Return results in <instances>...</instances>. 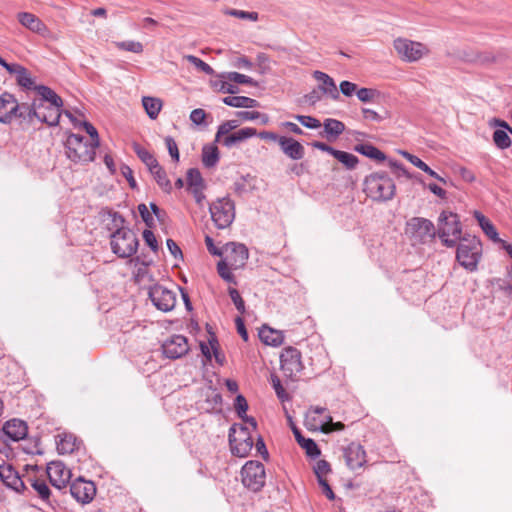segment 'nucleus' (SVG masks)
Masks as SVG:
<instances>
[{
  "instance_id": "obj_1",
  "label": "nucleus",
  "mask_w": 512,
  "mask_h": 512,
  "mask_svg": "<svg viewBox=\"0 0 512 512\" xmlns=\"http://www.w3.org/2000/svg\"><path fill=\"white\" fill-rule=\"evenodd\" d=\"M112 222L115 227V231L110 235L112 252L122 259L133 256L139 246L137 235L133 230L124 225L125 219L118 212L112 214Z\"/></svg>"
},
{
  "instance_id": "obj_2",
  "label": "nucleus",
  "mask_w": 512,
  "mask_h": 512,
  "mask_svg": "<svg viewBox=\"0 0 512 512\" xmlns=\"http://www.w3.org/2000/svg\"><path fill=\"white\" fill-rule=\"evenodd\" d=\"M364 191L372 200L385 202L394 197L396 186L386 172H376L365 178Z\"/></svg>"
},
{
  "instance_id": "obj_3",
  "label": "nucleus",
  "mask_w": 512,
  "mask_h": 512,
  "mask_svg": "<svg viewBox=\"0 0 512 512\" xmlns=\"http://www.w3.org/2000/svg\"><path fill=\"white\" fill-rule=\"evenodd\" d=\"M482 255V244L476 236L465 235L457 246L456 259L466 270L473 272L477 269Z\"/></svg>"
},
{
  "instance_id": "obj_4",
  "label": "nucleus",
  "mask_w": 512,
  "mask_h": 512,
  "mask_svg": "<svg viewBox=\"0 0 512 512\" xmlns=\"http://www.w3.org/2000/svg\"><path fill=\"white\" fill-rule=\"evenodd\" d=\"M64 146L67 158L74 163H89L95 159L96 147L82 135L70 133Z\"/></svg>"
},
{
  "instance_id": "obj_5",
  "label": "nucleus",
  "mask_w": 512,
  "mask_h": 512,
  "mask_svg": "<svg viewBox=\"0 0 512 512\" xmlns=\"http://www.w3.org/2000/svg\"><path fill=\"white\" fill-rule=\"evenodd\" d=\"M405 233L419 244L433 241L437 231L433 222L423 217H412L406 222Z\"/></svg>"
},
{
  "instance_id": "obj_6",
  "label": "nucleus",
  "mask_w": 512,
  "mask_h": 512,
  "mask_svg": "<svg viewBox=\"0 0 512 512\" xmlns=\"http://www.w3.org/2000/svg\"><path fill=\"white\" fill-rule=\"evenodd\" d=\"M209 211L218 229H225L234 221L235 205L229 197L218 198L210 204Z\"/></svg>"
},
{
  "instance_id": "obj_7",
  "label": "nucleus",
  "mask_w": 512,
  "mask_h": 512,
  "mask_svg": "<svg viewBox=\"0 0 512 512\" xmlns=\"http://www.w3.org/2000/svg\"><path fill=\"white\" fill-rule=\"evenodd\" d=\"M229 445L231 453L237 457H246L253 447V438L247 427L240 425L238 430L236 424L229 429Z\"/></svg>"
},
{
  "instance_id": "obj_8",
  "label": "nucleus",
  "mask_w": 512,
  "mask_h": 512,
  "mask_svg": "<svg viewBox=\"0 0 512 512\" xmlns=\"http://www.w3.org/2000/svg\"><path fill=\"white\" fill-rule=\"evenodd\" d=\"M243 485L252 492H259L265 485V467L259 461L250 460L241 469Z\"/></svg>"
},
{
  "instance_id": "obj_9",
  "label": "nucleus",
  "mask_w": 512,
  "mask_h": 512,
  "mask_svg": "<svg viewBox=\"0 0 512 512\" xmlns=\"http://www.w3.org/2000/svg\"><path fill=\"white\" fill-rule=\"evenodd\" d=\"M280 364L284 376L291 381H296L304 368L301 352L292 346L283 349L280 355Z\"/></svg>"
},
{
  "instance_id": "obj_10",
  "label": "nucleus",
  "mask_w": 512,
  "mask_h": 512,
  "mask_svg": "<svg viewBox=\"0 0 512 512\" xmlns=\"http://www.w3.org/2000/svg\"><path fill=\"white\" fill-rule=\"evenodd\" d=\"M26 473L23 475L24 491L30 485L37 495L44 501L49 500L51 490L46 483L45 473L37 465H26Z\"/></svg>"
},
{
  "instance_id": "obj_11",
  "label": "nucleus",
  "mask_w": 512,
  "mask_h": 512,
  "mask_svg": "<svg viewBox=\"0 0 512 512\" xmlns=\"http://www.w3.org/2000/svg\"><path fill=\"white\" fill-rule=\"evenodd\" d=\"M394 48L399 57L406 62L418 61L428 52V49L422 43L405 38L395 39Z\"/></svg>"
},
{
  "instance_id": "obj_12",
  "label": "nucleus",
  "mask_w": 512,
  "mask_h": 512,
  "mask_svg": "<svg viewBox=\"0 0 512 512\" xmlns=\"http://www.w3.org/2000/svg\"><path fill=\"white\" fill-rule=\"evenodd\" d=\"M148 296L153 305L160 311L169 312L176 305V293L160 284L149 288Z\"/></svg>"
},
{
  "instance_id": "obj_13",
  "label": "nucleus",
  "mask_w": 512,
  "mask_h": 512,
  "mask_svg": "<svg viewBox=\"0 0 512 512\" xmlns=\"http://www.w3.org/2000/svg\"><path fill=\"white\" fill-rule=\"evenodd\" d=\"M96 491L95 483L83 477L72 481L69 487L70 495L82 505L90 503L94 499Z\"/></svg>"
},
{
  "instance_id": "obj_14",
  "label": "nucleus",
  "mask_w": 512,
  "mask_h": 512,
  "mask_svg": "<svg viewBox=\"0 0 512 512\" xmlns=\"http://www.w3.org/2000/svg\"><path fill=\"white\" fill-rule=\"evenodd\" d=\"M44 473L50 484L58 490L66 488L72 476L71 471L61 461L50 462Z\"/></svg>"
},
{
  "instance_id": "obj_15",
  "label": "nucleus",
  "mask_w": 512,
  "mask_h": 512,
  "mask_svg": "<svg viewBox=\"0 0 512 512\" xmlns=\"http://www.w3.org/2000/svg\"><path fill=\"white\" fill-rule=\"evenodd\" d=\"M225 257L222 259L227 262L232 269L238 270L246 265L249 257V251L244 244L228 243L224 248Z\"/></svg>"
},
{
  "instance_id": "obj_16",
  "label": "nucleus",
  "mask_w": 512,
  "mask_h": 512,
  "mask_svg": "<svg viewBox=\"0 0 512 512\" xmlns=\"http://www.w3.org/2000/svg\"><path fill=\"white\" fill-rule=\"evenodd\" d=\"M44 107L42 102H37L34 100L31 104L28 103H19L17 101L15 119L20 121V124H25L31 126L38 122V117L40 113V109Z\"/></svg>"
},
{
  "instance_id": "obj_17",
  "label": "nucleus",
  "mask_w": 512,
  "mask_h": 512,
  "mask_svg": "<svg viewBox=\"0 0 512 512\" xmlns=\"http://www.w3.org/2000/svg\"><path fill=\"white\" fill-rule=\"evenodd\" d=\"M162 350L167 358H180L189 351L188 340L183 335H173L163 343Z\"/></svg>"
},
{
  "instance_id": "obj_18",
  "label": "nucleus",
  "mask_w": 512,
  "mask_h": 512,
  "mask_svg": "<svg viewBox=\"0 0 512 512\" xmlns=\"http://www.w3.org/2000/svg\"><path fill=\"white\" fill-rule=\"evenodd\" d=\"M343 456L346 465L352 470L363 467L367 462L364 447L356 442H351L343 448Z\"/></svg>"
},
{
  "instance_id": "obj_19",
  "label": "nucleus",
  "mask_w": 512,
  "mask_h": 512,
  "mask_svg": "<svg viewBox=\"0 0 512 512\" xmlns=\"http://www.w3.org/2000/svg\"><path fill=\"white\" fill-rule=\"evenodd\" d=\"M2 431L5 437V440L2 442L3 448L6 446L7 440L17 442L24 439L27 436L28 427L26 422L23 420L11 419L3 425Z\"/></svg>"
},
{
  "instance_id": "obj_20",
  "label": "nucleus",
  "mask_w": 512,
  "mask_h": 512,
  "mask_svg": "<svg viewBox=\"0 0 512 512\" xmlns=\"http://www.w3.org/2000/svg\"><path fill=\"white\" fill-rule=\"evenodd\" d=\"M18 22L29 31L41 36H46L49 29L46 24L36 15L30 12H19L17 14Z\"/></svg>"
},
{
  "instance_id": "obj_21",
  "label": "nucleus",
  "mask_w": 512,
  "mask_h": 512,
  "mask_svg": "<svg viewBox=\"0 0 512 512\" xmlns=\"http://www.w3.org/2000/svg\"><path fill=\"white\" fill-rule=\"evenodd\" d=\"M17 99L11 93L0 95V123L10 124L15 119Z\"/></svg>"
},
{
  "instance_id": "obj_22",
  "label": "nucleus",
  "mask_w": 512,
  "mask_h": 512,
  "mask_svg": "<svg viewBox=\"0 0 512 512\" xmlns=\"http://www.w3.org/2000/svg\"><path fill=\"white\" fill-rule=\"evenodd\" d=\"M0 479L9 488L16 492H24L23 475L19 473L11 465H0Z\"/></svg>"
},
{
  "instance_id": "obj_23",
  "label": "nucleus",
  "mask_w": 512,
  "mask_h": 512,
  "mask_svg": "<svg viewBox=\"0 0 512 512\" xmlns=\"http://www.w3.org/2000/svg\"><path fill=\"white\" fill-rule=\"evenodd\" d=\"M279 146L282 152L292 160H300L305 155L303 145L292 137H280Z\"/></svg>"
},
{
  "instance_id": "obj_24",
  "label": "nucleus",
  "mask_w": 512,
  "mask_h": 512,
  "mask_svg": "<svg viewBox=\"0 0 512 512\" xmlns=\"http://www.w3.org/2000/svg\"><path fill=\"white\" fill-rule=\"evenodd\" d=\"M313 77L321 84L319 85V89L324 93L329 95L333 100H338L340 97L339 91L335 84V81L332 77L322 71H314Z\"/></svg>"
},
{
  "instance_id": "obj_25",
  "label": "nucleus",
  "mask_w": 512,
  "mask_h": 512,
  "mask_svg": "<svg viewBox=\"0 0 512 512\" xmlns=\"http://www.w3.org/2000/svg\"><path fill=\"white\" fill-rule=\"evenodd\" d=\"M61 109L62 107L44 104V107L40 109V113H38V122L45 123L51 127L57 126L59 124L60 117L62 114Z\"/></svg>"
},
{
  "instance_id": "obj_26",
  "label": "nucleus",
  "mask_w": 512,
  "mask_h": 512,
  "mask_svg": "<svg viewBox=\"0 0 512 512\" xmlns=\"http://www.w3.org/2000/svg\"><path fill=\"white\" fill-rule=\"evenodd\" d=\"M57 451L60 454H70L79 449L80 442L71 433H63L57 436Z\"/></svg>"
},
{
  "instance_id": "obj_27",
  "label": "nucleus",
  "mask_w": 512,
  "mask_h": 512,
  "mask_svg": "<svg viewBox=\"0 0 512 512\" xmlns=\"http://www.w3.org/2000/svg\"><path fill=\"white\" fill-rule=\"evenodd\" d=\"M256 135L257 130L255 128L245 127L224 137L222 139V145L227 148H231L234 145L241 143Z\"/></svg>"
},
{
  "instance_id": "obj_28",
  "label": "nucleus",
  "mask_w": 512,
  "mask_h": 512,
  "mask_svg": "<svg viewBox=\"0 0 512 512\" xmlns=\"http://www.w3.org/2000/svg\"><path fill=\"white\" fill-rule=\"evenodd\" d=\"M323 128L324 131L320 135L328 141H334L345 131V124L340 120L327 118L323 122Z\"/></svg>"
},
{
  "instance_id": "obj_29",
  "label": "nucleus",
  "mask_w": 512,
  "mask_h": 512,
  "mask_svg": "<svg viewBox=\"0 0 512 512\" xmlns=\"http://www.w3.org/2000/svg\"><path fill=\"white\" fill-rule=\"evenodd\" d=\"M259 338L264 344L274 347H278L284 342V335L281 331L274 330L266 325H263L259 330Z\"/></svg>"
},
{
  "instance_id": "obj_30",
  "label": "nucleus",
  "mask_w": 512,
  "mask_h": 512,
  "mask_svg": "<svg viewBox=\"0 0 512 512\" xmlns=\"http://www.w3.org/2000/svg\"><path fill=\"white\" fill-rule=\"evenodd\" d=\"M35 91L41 97L37 102H42L43 104L49 103V105L63 107L62 98L50 87L45 85H38L35 87Z\"/></svg>"
},
{
  "instance_id": "obj_31",
  "label": "nucleus",
  "mask_w": 512,
  "mask_h": 512,
  "mask_svg": "<svg viewBox=\"0 0 512 512\" xmlns=\"http://www.w3.org/2000/svg\"><path fill=\"white\" fill-rule=\"evenodd\" d=\"M474 217L478 221L482 231L486 234V236L489 239H491L495 243L501 241L495 226L488 218H486L481 212L477 210L474 211Z\"/></svg>"
},
{
  "instance_id": "obj_32",
  "label": "nucleus",
  "mask_w": 512,
  "mask_h": 512,
  "mask_svg": "<svg viewBox=\"0 0 512 512\" xmlns=\"http://www.w3.org/2000/svg\"><path fill=\"white\" fill-rule=\"evenodd\" d=\"M354 150L377 162H383L386 160V155L371 143L356 144Z\"/></svg>"
},
{
  "instance_id": "obj_33",
  "label": "nucleus",
  "mask_w": 512,
  "mask_h": 512,
  "mask_svg": "<svg viewBox=\"0 0 512 512\" xmlns=\"http://www.w3.org/2000/svg\"><path fill=\"white\" fill-rule=\"evenodd\" d=\"M148 170L164 192L170 193L172 191V184L167 176V173L159 163H155L154 166Z\"/></svg>"
},
{
  "instance_id": "obj_34",
  "label": "nucleus",
  "mask_w": 512,
  "mask_h": 512,
  "mask_svg": "<svg viewBox=\"0 0 512 512\" xmlns=\"http://www.w3.org/2000/svg\"><path fill=\"white\" fill-rule=\"evenodd\" d=\"M439 222V228L438 230H444L447 229H453L454 225H457L459 228V236H461L462 233V226L459 220V217L456 213H453L451 211H442L438 218Z\"/></svg>"
},
{
  "instance_id": "obj_35",
  "label": "nucleus",
  "mask_w": 512,
  "mask_h": 512,
  "mask_svg": "<svg viewBox=\"0 0 512 512\" xmlns=\"http://www.w3.org/2000/svg\"><path fill=\"white\" fill-rule=\"evenodd\" d=\"M222 102L227 106L235 108H255L259 105L258 101L253 98L237 96L236 94L224 97Z\"/></svg>"
},
{
  "instance_id": "obj_36",
  "label": "nucleus",
  "mask_w": 512,
  "mask_h": 512,
  "mask_svg": "<svg viewBox=\"0 0 512 512\" xmlns=\"http://www.w3.org/2000/svg\"><path fill=\"white\" fill-rule=\"evenodd\" d=\"M439 238L441 239L444 246L448 248L455 247L457 244V241H461V236H459V228L457 225H454L453 229H447L444 230H437V234Z\"/></svg>"
},
{
  "instance_id": "obj_37",
  "label": "nucleus",
  "mask_w": 512,
  "mask_h": 512,
  "mask_svg": "<svg viewBox=\"0 0 512 512\" xmlns=\"http://www.w3.org/2000/svg\"><path fill=\"white\" fill-rule=\"evenodd\" d=\"M142 105L150 119H156L162 108V101L159 98L144 96Z\"/></svg>"
},
{
  "instance_id": "obj_38",
  "label": "nucleus",
  "mask_w": 512,
  "mask_h": 512,
  "mask_svg": "<svg viewBox=\"0 0 512 512\" xmlns=\"http://www.w3.org/2000/svg\"><path fill=\"white\" fill-rule=\"evenodd\" d=\"M14 75L16 76V82L19 86L26 90H35L37 85H35L30 73L24 66L20 65L16 67Z\"/></svg>"
},
{
  "instance_id": "obj_39",
  "label": "nucleus",
  "mask_w": 512,
  "mask_h": 512,
  "mask_svg": "<svg viewBox=\"0 0 512 512\" xmlns=\"http://www.w3.org/2000/svg\"><path fill=\"white\" fill-rule=\"evenodd\" d=\"M219 161V151L214 145H205L202 150V162L207 168L214 167Z\"/></svg>"
},
{
  "instance_id": "obj_40",
  "label": "nucleus",
  "mask_w": 512,
  "mask_h": 512,
  "mask_svg": "<svg viewBox=\"0 0 512 512\" xmlns=\"http://www.w3.org/2000/svg\"><path fill=\"white\" fill-rule=\"evenodd\" d=\"M132 148L138 158L147 166L148 169L154 166L155 163H159L155 156L139 143L134 142L132 144Z\"/></svg>"
},
{
  "instance_id": "obj_41",
  "label": "nucleus",
  "mask_w": 512,
  "mask_h": 512,
  "mask_svg": "<svg viewBox=\"0 0 512 512\" xmlns=\"http://www.w3.org/2000/svg\"><path fill=\"white\" fill-rule=\"evenodd\" d=\"M231 270H233L231 268V266L227 262H225L224 260H220L217 263V272H218L219 276L224 281H226V282H228L230 284L236 285L237 281H236V278H235L234 274L231 272Z\"/></svg>"
},
{
  "instance_id": "obj_42",
  "label": "nucleus",
  "mask_w": 512,
  "mask_h": 512,
  "mask_svg": "<svg viewBox=\"0 0 512 512\" xmlns=\"http://www.w3.org/2000/svg\"><path fill=\"white\" fill-rule=\"evenodd\" d=\"M204 187V180L200 171L196 168H190L187 171V189Z\"/></svg>"
},
{
  "instance_id": "obj_43",
  "label": "nucleus",
  "mask_w": 512,
  "mask_h": 512,
  "mask_svg": "<svg viewBox=\"0 0 512 512\" xmlns=\"http://www.w3.org/2000/svg\"><path fill=\"white\" fill-rule=\"evenodd\" d=\"M270 383L277 395V398L281 402H286V401L290 400L289 394L286 392L285 388L283 387V385L281 383L280 378L276 374L272 373L270 375Z\"/></svg>"
},
{
  "instance_id": "obj_44",
  "label": "nucleus",
  "mask_w": 512,
  "mask_h": 512,
  "mask_svg": "<svg viewBox=\"0 0 512 512\" xmlns=\"http://www.w3.org/2000/svg\"><path fill=\"white\" fill-rule=\"evenodd\" d=\"M403 156L414 166L421 169L425 173H427L431 177H437V173L431 169L424 161H422L419 157L409 153L402 152Z\"/></svg>"
},
{
  "instance_id": "obj_45",
  "label": "nucleus",
  "mask_w": 512,
  "mask_h": 512,
  "mask_svg": "<svg viewBox=\"0 0 512 512\" xmlns=\"http://www.w3.org/2000/svg\"><path fill=\"white\" fill-rule=\"evenodd\" d=\"M334 158H336L349 170L354 169L359 162L355 155L341 150H337Z\"/></svg>"
},
{
  "instance_id": "obj_46",
  "label": "nucleus",
  "mask_w": 512,
  "mask_h": 512,
  "mask_svg": "<svg viewBox=\"0 0 512 512\" xmlns=\"http://www.w3.org/2000/svg\"><path fill=\"white\" fill-rule=\"evenodd\" d=\"M239 125H240L239 120H227V121L223 122L218 127V130H217V133L215 136V141L222 143L221 137H223V136L226 137L227 135H229V133L232 130L236 129Z\"/></svg>"
},
{
  "instance_id": "obj_47",
  "label": "nucleus",
  "mask_w": 512,
  "mask_h": 512,
  "mask_svg": "<svg viewBox=\"0 0 512 512\" xmlns=\"http://www.w3.org/2000/svg\"><path fill=\"white\" fill-rule=\"evenodd\" d=\"M493 141L499 149H507L511 146V139L504 129H496L493 133Z\"/></svg>"
},
{
  "instance_id": "obj_48",
  "label": "nucleus",
  "mask_w": 512,
  "mask_h": 512,
  "mask_svg": "<svg viewBox=\"0 0 512 512\" xmlns=\"http://www.w3.org/2000/svg\"><path fill=\"white\" fill-rule=\"evenodd\" d=\"M223 77L237 84L257 86V82L252 77H249L238 72H228L225 76L223 75Z\"/></svg>"
},
{
  "instance_id": "obj_49",
  "label": "nucleus",
  "mask_w": 512,
  "mask_h": 512,
  "mask_svg": "<svg viewBox=\"0 0 512 512\" xmlns=\"http://www.w3.org/2000/svg\"><path fill=\"white\" fill-rule=\"evenodd\" d=\"M301 440L302 442L298 444L306 451V454L308 456H310L311 458H317L321 454L318 445L313 439L304 438Z\"/></svg>"
},
{
  "instance_id": "obj_50",
  "label": "nucleus",
  "mask_w": 512,
  "mask_h": 512,
  "mask_svg": "<svg viewBox=\"0 0 512 512\" xmlns=\"http://www.w3.org/2000/svg\"><path fill=\"white\" fill-rule=\"evenodd\" d=\"M185 59L207 75H213L215 73L214 69L209 64L194 55H186Z\"/></svg>"
},
{
  "instance_id": "obj_51",
  "label": "nucleus",
  "mask_w": 512,
  "mask_h": 512,
  "mask_svg": "<svg viewBox=\"0 0 512 512\" xmlns=\"http://www.w3.org/2000/svg\"><path fill=\"white\" fill-rule=\"evenodd\" d=\"M357 98L363 103L373 102L378 96L379 92L373 88H360L356 92Z\"/></svg>"
},
{
  "instance_id": "obj_52",
  "label": "nucleus",
  "mask_w": 512,
  "mask_h": 512,
  "mask_svg": "<svg viewBox=\"0 0 512 512\" xmlns=\"http://www.w3.org/2000/svg\"><path fill=\"white\" fill-rule=\"evenodd\" d=\"M228 294H229L233 304L235 305L237 311L240 314H244L246 312L245 302H244L243 298L241 297L239 291L233 287H229Z\"/></svg>"
},
{
  "instance_id": "obj_53",
  "label": "nucleus",
  "mask_w": 512,
  "mask_h": 512,
  "mask_svg": "<svg viewBox=\"0 0 512 512\" xmlns=\"http://www.w3.org/2000/svg\"><path fill=\"white\" fill-rule=\"evenodd\" d=\"M251 178L252 177L249 174H247L246 176H241L238 180L234 182L233 189L238 196H243L251 190V188L248 187L247 185L248 179Z\"/></svg>"
},
{
  "instance_id": "obj_54",
  "label": "nucleus",
  "mask_w": 512,
  "mask_h": 512,
  "mask_svg": "<svg viewBox=\"0 0 512 512\" xmlns=\"http://www.w3.org/2000/svg\"><path fill=\"white\" fill-rule=\"evenodd\" d=\"M331 472V466L326 460H318L314 466V473L317 480L325 479V476Z\"/></svg>"
},
{
  "instance_id": "obj_55",
  "label": "nucleus",
  "mask_w": 512,
  "mask_h": 512,
  "mask_svg": "<svg viewBox=\"0 0 512 512\" xmlns=\"http://www.w3.org/2000/svg\"><path fill=\"white\" fill-rule=\"evenodd\" d=\"M115 44L119 49L124 50V51H129V52H133V53H141L143 51L142 43L137 42V41H133V40L121 41V42H116Z\"/></svg>"
},
{
  "instance_id": "obj_56",
  "label": "nucleus",
  "mask_w": 512,
  "mask_h": 512,
  "mask_svg": "<svg viewBox=\"0 0 512 512\" xmlns=\"http://www.w3.org/2000/svg\"><path fill=\"white\" fill-rule=\"evenodd\" d=\"M80 124L91 138V141L89 143H91L94 147L98 148L100 146V139L97 129L88 121H83Z\"/></svg>"
},
{
  "instance_id": "obj_57",
  "label": "nucleus",
  "mask_w": 512,
  "mask_h": 512,
  "mask_svg": "<svg viewBox=\"0 0 512 512\" xmlns=\"http://www.w3.org/2000/svg\"><path fill=\"white\" fill-rule=\"evenodd\" d=\"M294 118L301 123L303 126L310 129H317L322 126L321 122L312 116L306 115H295Z\"/></svg>"
},
{
  "instance_id": "obj_58",
  "label": "nucleus",
  "mask_w": 512,
  "mask_h": 512,
  "mask_svg": "<svg viewBox=\"0 0 512 512\" xmlns=\"http://www.w3.org/2000/svg\"><path fill=\"white\" fill-rule=\"evenodd\" d=\"M139 214L148 228H153L155 225L153 215L149 212L146 204L142 203L138 205Z\"/></svg>"
},
{
  "instance_id": "obj_59",
  "label": "nucleus",
  "mask_w": 512,
  "mask_h": 512,
  "mask_svg": "<svg viewBox=\"0 0 512 512\" xmlns=\"http://www.w3.org/2000/svg\"><path fill=\"white\" fill-rule=\"evenodd\" d=\"M234 407H235L238 417L243 418L242 415L247 414V410H248V403H247L246 398L241 394L237 395L235 398Z\"/></svg>"
},
{
  "instance_id": "obj_60",
  "label": "nucleus",
  "mask_w": 512,
  "mask_h": 512,
  "mask_svg": "<svg viewBox=\"0 0 512 512\" xmlns=\"http://www.w3.org/2000/svg\"><path fill=\"white\" fill-rule=\"evenodd\" d=\"M209 346H211L215 360L220 365L224 364L225 356L219 351V343L215 335H212L209 339Z\"/></svg>"
},
{
  "instance_id": "obj_61",
  "label": "nucleus",
  "mask_w": 512,
  "mask_h": 512,
  "mask_svg": "<svg viewBox=\"0 0 512 512\" xmlns=\"http://www.w3.org/2000/svg\"><path fill=\"white\" fill-rule=\"evenodd\" d=\"M143 239L147 246L151 248L153 252H157L159 249V245L156 239L155 234L150 229H145L143 231Z\"/></svg>"
},
{
  "instance_id": "obj_62",
  "label": "nucleus",
  "mask_w": 512,
  "mask_h": 512,
  "mask_svg": "<svg viewBox=\"0 0 512 512\" xmlns=\"http://www.w3.org/2000/svg\"><path fill=\"white\" fill-rule=\"evenodd\" d=\"M214 87L223 93L231 94L230 96L235 95L239 92L238 86L233 85L227 81L215 82Z\"/></svg>"
},
{
  "instance_id": "obj_63",
  "label": "nucleus",
  "mask_w": 512,
  "mask_h": 512,
  "mask_svg": "<svg viewBox=\"0 0 512 512\" xmlns=\"http://www.w3.org/2000/svg\"><path fill=\"white\" fill-rule=\"evenodd\" d=\"M165 144L173 161L178 162L180 155L175 140L171 136H167L165 138Z\"/></svg>"
},
{
  "instance_id": "obj_64",
  "label": "nucleus",
  "mask_w": 512,
  "mask_h": 512,
  "mask_svg": "<svg viewBox=\"0 0 512 512\" xmlns=\"http://www.w3.org/2000/svg\"><path fill=\"white\" fill-rule=\"evenodd\" d=\"M358 86L350 81L344 80L339 85L340 92L347 97L352 96L354 93L357 92Z\"/></svg>"
}]
</instances>
